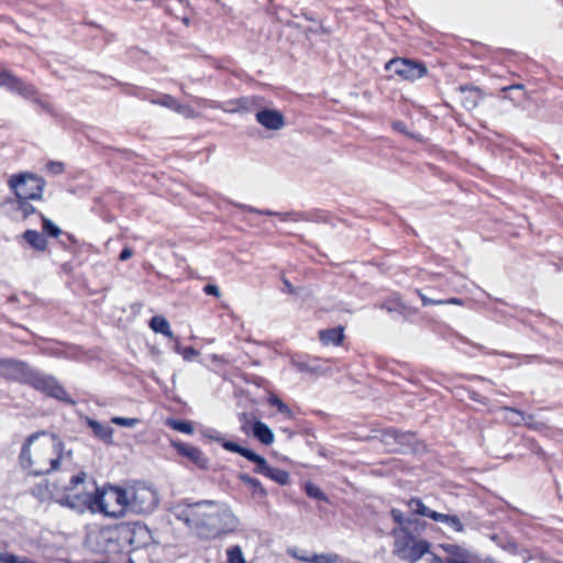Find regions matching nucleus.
Wrapping results in <instances>:
<instances>
[{
  "label": "nucleus",
  "mask_w": 563,
  "mask_h": 563,
  "mask_svg": "<svg viewBox=\"0 0 563 563\" xmlns=\"http://www.w3.org/2000/svg\"><path fill=\"white\" fill-rule=\"evenodd\" d=\"M175 517L201 539L232 533L240 526L239 518L227 505L211 500L177 506Z\"/></svg>",
  "instance_id": "nucleus-1"
},
{
  "label": "nucleus",
  "mask_w": 563,
  "mask_h": 563,
  "mask_svg": "<svg viewBox=\"0 0 563 563\" xmlns=\"http://www.w3.org/2000/svg\"><path fill=\"white\" fill-rule=\"evenodd\" d=\"M71 456L73 450L58 435L37 432L30 435L23 444L20 462L29 474L40 476L59 470Z\"/></svg>",
  "instance_id": "nucleus-2"
},
{
  "label": "nucleus",
  "mask_w": 563,
  "mask_h": 563,
  "mask_svg": "<svg viewBox=\"0 0 563 563\" xmlns=\"http://www.w3.org/2000/svg\"><path fill=\"white\" fill-rule=\"evenodd\" d=\"M409 511L405 514L398 509L391 510L394 520L399 525L394 529V554L410 563L422 556V526L419 516L422 514V503L412 499L408 504Z\"/></svg>",
  "instance_id": "nucleus-3"
},
{
  "label": "nucleus",
  "mask_w": 563,
  "mask_h": 563,
  "mask_svg": "<svg viewBox=\"0 0 563 563\" xmlns=\"http://www.w3.org/2000/svg\"><path fill=\"white\" fill-rule=\"evenodd\" d=\"M0 377L32 387H60L57 379L18 358L0 357Z\"/></svg>",
  "instance_id": "nucleus-4"
},
{
  "label": "nucleus",
  "mask_w": 563,
  "mask_h": 563,
  "mask_svg": "<svg viewBox=\"0 0 563 563\" xmlns=\"http://www.w3.org/2000/svg\"><path fill=\"white\" fill-rule=\"evenodd\" d=\"M97 489L93 482H88L87 474L80 472L71 476L68 484L62 488L58 501L80 512L91 511Z\"/></svg>",
  "instance_id": "nucleus-5"
},
{
  "label": "nucleus",
  "mask_w": 563,
  "mask_h": 563,
  "mask_svg": "<svg viewBox=\"0 0 563 563\" xmlns=\"http://www.w3.org/2000/svg\"><path fill=\"white\" fill-rule=\"evenodd\" d=\"M126 497L125 488L119 486L97 489L91 512H101L111 518L124 517L129 512Z\"/></svg>",
  "instance_id": "nucleus-6"
},
{
  "label": "nucleus",
  "mask_w": 563,
  "mask_h": 563,
  "mask_svg": "<svg viewBox=\"0 0 563 563\" xmlns=\"http://www.w3.org/2000/svg\"><path fill=\"white\" fill-rule=\"evenodd\" d=\"M129 512L145 515L151 514L158 505V494L150 485L136 483L125 488Z\"/></svg>",
  "instance_id": "nucleus-7"
},
{
  "label": "nucleus",
  "mask_w": 563,
  "mask_h": 563,
  "mask_svg": "<svg viewBox=\"0 0 563 563\" xmlns=\"http://www.w3.org/2000/svg\"><path fill=\"white\" fill-rule=\"evenodd\" d=\"M16 199L38 200L42 198L45 180L33 174H16L9 180Z\"/></svg>",
  "instance_id": "nucleus-8"
},
{
  "label": "nucleus",
  "mask_w": 563,
  "mask_h": 563,
  "mask_svg": "<svg viewBox=\"0 0 563 563\" xmlns=\"http://www.w3.org/2000/svg\"><path fill=\"white\" fill-rule=\"evenodd\" d=\"M99 550L108 553H119L125 549L122 525L102 528L97 534Z\"/></svg>",
  "instance_id": "nucleus-9"
},
{
  "label": "nucleus",
  "mask_w": 563,
  "mask_h": 563,
  "mask_svg": "<svg viewBox=\"0 0 563 563\" xmlns=\"http://www.w3.org/2000/svg\"><path fill=\"white\" fill-rule=\"evenodd\" d=\"M122 532L125 548L129 545L133 549H141L152 542L151 530L144 523H123Z\"/></svg>",
  "instance_id": "nucleus-10"
},
{
  "label": "nucleus",
  "mask_w": 563,
  "mask_h": 563,
  "mask_svg": "<svg viewBox=\"0 0 563 563\" xmlns=\"http://www.w3.org/2000/svg\"><path fill=\"white\" fill-rule=\"evenodd\" d=\"M385 69L405 80L422 77V64L408 58H394L386 63Z\"/></svg>",
  "instance_id": "nucleus-11"
},
{
  "label": "nucleus",
  "mask_w": 563,
  "mask_h": 563,
  "mask_svg": "<svg viewBox=\"0 0 563 563\" xmlns=\"http://www.w3.org/2000/svg\"><path fill=\"white\" fill-rule=\"evenodd\" d=\"M255 118L267 130L277 131L285 126L284 114L276 109H263L255 114Z\"/></svg>",
  "instance_id": "nucleus-12"
},
{
  "label": "nucleus",
  "mask_w": 563,
  "mask_h": 563,
  "mask_svg": "<svg viewBox=\"0 0 563 563\" xmlns=\"http://www.w3.org/2000/svg\"><path fill=\"white\" fill-rule=\"evenodd\" d=\"M173 445L176 448L179 454L189 459L198 467L207 468L208 460L198 448L180 442H173Z\"/></svg>",
  "instance_id": "nucleus-13"
},
{
  "label": "nucleus",
  "mask_w": 563,
  "mask_h": 563,
  "mask_svg": "<svg viewBox=\"0 0 563 563\" xmlns=\"http://www.w3.org/2000/svg\"><path fill=\"white\" fill-rule=\"evenodd\" d=\"M239 208L244 210V211L252 212V213L265 214V216H276L282 221L298 222V221H306V220H308V217L305 213L297 212V211L276 212V211H272V210H261V209H257L255 207L247 206V205H240Z\"/></svg>",
  "instance_id": "nucleus-14"
},
{
  "label": "nucleus",
  "mask_w": 563,
  "mask_h": 563,
  "mask_svg": "<svg viewBox=\"0 0 563 563\" xmlns=\"http://www.w3.org/2000/svg\"><path fill=\"white\" fill-rule=\"evenodd\" d=\"M456 92L462 106L468 111L475 109L482 100L481 90L472 86H460Z\"/></svg>",
  "instance_id": "nucleus-15"
},
{
  "label": "nucleus",
  "mask_w": 563,
  "mask_h": 563,
  "mask_svg": "<svg viewBox=\"0 0 563 563\" xmlns=\"http://www.w3.org/2000/svg\"><path fill=\"white\" fill-rule=\"evenodd\" d=\"M11 91H15L24 98H33L34 102L41 107L42 110L52 113L53 108L51 104L43 102L35 98L36 89L33 85H29L23 82L21 79L16 77L15 82L13 84Z\"/></svg>",
  "instance_id": "nucleus-16"
},
{
  "label": "nucleus",
  "mask_w": 563,
  "mask_h": 563,
  "mask_svg": "<svg viewBox=\"0 0 563 563\" xmlns=\"http://www.w3.org/2000/svg\"><path fill=\"white\" fill-rule=\"evenodd\" d=\"M374 438L379 439L387 451L396 452L400 449L399 444L405 442L408 435L405 433H398L394 430H385L382 431L379 435H375Z\"/></svg>",
  "instance_id": "nucleus-17"
},
{
  "label": "nucleus",
  "mask_w": 563,
  "mask_h": 563,
  "mask_svg": "<svg viewBox=\"0 0 563 563\" xmlns=\"http://www.w3.org/2000/svg\"><path fill=\"white\" fill-rule=\"evenodd\" d=\"M343 331L342 327L321 330L319 332V339L324 345H339L344 339Z\"/></svg>",
  "instance_id": "nucleus-18"
},
{
  "label": "nucleus",
  "mask_w": 563,
  "mask_h": 563,
  "mask_svg": "<svg viewBox=\"0 0 563 563\" xmlns=\"http://www.w3.org/2000/svg\"><path fill=\"white\" fill-rule=\"evenodd\" d=\"M23 239L36 251L44 252L47 249L46 236L36 230H26L23 233Z\"/></svg>",
  "instance_id": "nucleus-19"
},
{
  "label": "nucleus",
  "mask_w": 563,
  "mask_h": 563,
  "mask_svg": "<svg viewBox=\"0 0 563 563\" xmlns=\"http://www.w3.org/2000/svg\"><path fill=\"white\" fill-rule=\"evenodd\" d=\"M253 434L258 441H261L265 445H271L275 440L273 430L262 421L254 422Z\"/></svg>",
  "instance_id": "nucleus-20"
},
{
  "label": "nucleus",
  "mask_w": 563,
  "mask_h": 563,
  "mask_svg": "<svg viewBox=\"0 0 563 563\" xmlns=\"http://www.w3.org/2000/svg\"><path fill=\"white\" fill-rule=\"evenodd\" d=\"M86 422L97 438L108 443L112 441L113 430L111 427L101 424L91 418H86Z\"/></svg>",
  "instance_id": "nucleus-21"
},
{
  "label": "nucleus",
  "mask_w": 563,
  "mask_h": 563,
  "mask_svg": "<svg viewBox=\"0 0 563 563\" xmlns=\"http://www.w3.org/2000/svg\"><path fill=\"white\" fill-rule=\"evenodd\" d=\"M424 517H430L435 521L443 522V523L452 527L456 531L461 530V528H462L461 522L456 517H452L449 515L433 511V510L427 508L426 506H424Z\"/></svg>",
  "instance_id": "nucleus-22"
},
{
  "label": "nucleus",
  "mask_w": 563,
  "mask_h": 563,
  "mask_svg": "<svg viewBox=\"0 0 563 563\" xmlns=\"http://www.w3.org/2000/svg\"><path fill=\"white\" fill-rule=\"evenodd\" d=\"M151 329L156 333H162L163 335L174 339V333L170 330L169 322L166 318L162 316H155L150 321Z\"/></svg>",
  "instance_id": "nucleus-23"
},
{
  "label": "nucleus",
  "mask_w": 563,
  "mask_h": 563,
  "mask_svg": "<svg viewBox=\"0 0 563 563\" xmlns=\"http://www.w3.org/2000/svg\"><path fill=\"white\" fill-rule=\"evenodd\" d=\"M239 478L244 484H246L250 488H252L254 496L260 497V498L266 497L267 492L257 479L252 478L247 474H240Z\"/></svg>",
  "instance_id": "nucleus-24"
},
{
  "label": "nucleus",
  "mask_w": 563,
  "mask_h": 563,
  "mask_svg": "<svg viewBox=\"0 0 563 563\" xmlns=\"http://www.w3.org/2000/svg\"><path fill=\"white\" fill-rule=\"evenodd\" d=\"M446 339L451 342L452 345H454L456 349H462V345H468L473 349L483 350L484 347L472 343L465 336L459 334L457 332L453 330H449Z\"/></svg>",
  "instance_id": "nucleus-25"
},
{
  "label": "nucleus",
  "mask_w": 563,
  "mask_h": 563,
  "mask_svg": "<svg viewBox=\"0 0 563 563\" xmlns=\"http://www.w3.org/2000/svg\"><path fill=\"white\" fill-rule=\"evenodd\" d=\"M41 219L43 234L45 236L58 239L63 234V231L51 219L44 217L43 214H41Z\"/></svg>",
  "instance_id": "nucleus-26"
},
{
  "label": "nucleus",
  "mask_w": 563,
  "mask_h": 563,
  "mask_svg": "<svg viewBox=\"0 0 563 563\" xmlns=\"http://www.w3.org/2000/svg\"><path fill=\"white\" fill-rule=\"evenodd\" d=\"M247 460H250L251 462L256 464V468H255L256 473H260L263 475L267 474L269 465L267 464L266 460L263 456H261L257 453H255L254 451H252V453H249Z\"/></svg>",
  "instance_id": "nucleus-27"
},
{
  "label": "nucleus",
  "mask_w": 563,
  "mask_h": 563,
  "mask_svg": "<svg viewBox=\"0 0 563 563\" xmlns=\"http://www.w3.org/2000/svg\"><path fill=\"white\" fill-rule=\"evenodd\" d=\"M167 426L173 428L174 430L178 432H183L186 434H191L194 432V427L191 422L188 421H181V420H175V419H168L166 421Z\"/></svg>",
  "instance_id": "nucleus-28"
},
{
  "label": "nucleus",
  "mask_w": 563,
  "mask_h": 563,
  "mask_svg": "<svg viewBox=\"0 0 563 563\" xmlns=\"http://www.w3.org/2000/svg\"><path fill=\"white\" fill-rule=\"evenodd\" d=\"M265 476L269 477L271 479L275 481L276 483H278L280 485H286L289 479V475L287 472L279 470V468L271 467V466Z\"/></svg>",
  "instance_id": "nucleus-29"
},
{
  "label": "nucleus",
  "mask_w": 563,
  "mask_h": 563,
  "mask_svg": "<svg viewBox=\"0 0 563 563\" xmlns=\"http://www.w3.org/2000/svg\"><path fill=\"white\" fill-rule=\"evenodd\" d=\"M228 563H246L241 547L234 545L227 550Z\"/></svg>",
  "instance_id": "nucleus-30"
},
{
  "label": "nucleus",
  "mask_w": 563,
  "mask_h": 563,
  "mask_svg": "<svg viewBox=\"0 0 563 563\" xmlns=\"http://www.w3.org/2000/svg\"><path fill=\"white\" fill-rule=\"evenodd\" d=\"M221 444L227 451L239 453L242 456H244L245 459L249 457V453H252V450L243 448V446H241L234 442H231V441L223 440Z\"/></svg>",
  "instance_id": "nucleus-31"
},
{
  "label": "nucleus",
  "mask_w": 563,
  "mask_h": 563,
  "mask_svg": "<svg viewBox=\"0 0 563 563\" xmlns=\"http://www.w3.org/2000/svg\"><path fill=\"white\" fill-rule=\"evenodd\" d=\"M299 560L303 562H316V563H334L335 559L332 555H298Z\"/></svg>",
  "instance_id": "nucleus-32"
},
{
  "label": "nucleus",
  "mask_w": 563,
  "mask_h": 563,
  "mask_svg": "<svg viewBox=\"0 0 563 563\" xmlns=\"http://www.w3.org/2000/svg\"><path fill=\"white\" fill-rule=\"evenodd\" d=\"M268 401L272 406H275L277 408V410L280 413L285 415L286 417L290 418L292 416L291 410L288 408V406H286L283 402V400L280 398H278L277 396L271 395Z\"/></svg>",
  "instance_id": "nucleus-33"
},
{
  "label": "nucleus",
  "mask_w": 563,
  "mask_h": 563,
  "mask_svg": "<svg viewBox=\"0 0 563 563\" xmlns=\"http://www.w3.org/2000/svg\"><path fill=\"white\" fill-rule=\"evenodd\" d=\"M151 102L173 110L176 107L177 99L170 95H162L157 99L152 100Z\"/></svg>",
  "instance_id": "nucleus-34"
},
{
  "label": "nucleus",
  "mask_w": 563,
  "mask_h": 563,
  "mask_svg": "<svg viewBox=\"0 0 563 563\" xmlns=\"http://www.w3.org/2000/svg\"><path fill=\"white\" fill-rule=\"evenodd\" d=\"M16 77L9 73L7 69L0 67V86L11 90Z\"/></svg>",
  "instance_id": "nucleus-35"
},
{
  "label": "nucleus",
  "mask_w": 563,
  "mask_h": 563,
  "mask_svg": "<svg viewBox=\"0 0 563 563\" xmlns=\"http://www.w3.org/2000/svg\"><path fill=\"white\" fill-rule=\"evenodd\" d=\"M48 391V396H52L60 401L66 404L74 405L75 401L70 398V396L66 393L65 389H46Z\"/></svg>",
  "instance_id": "nucleus-36"
},
{
  "label": "nucleus",
  "mask_w": 563,
  "mask_h": 563,
  "mask_svg": "<svg viewBox=\"0 0 563 563\" xmlns=\"http://www.w3.org/2000/svg\"><path fill=\"white\" fill-rule=\"evenodd\" d=\"M306 493L309 497L311 498H316V499H320V500H327V497L325 495L322 493V490L316 486L314 484L312 483H307L306 484Z\"/></svg>",
  "instance_id": "nucleus-37"
},
{
  "label": "nucleus",
  "mask_w": 563,
  "mask_h": 563,
  "mask_svg": "<svg viewBox=\"0 0 563 563\" xmlns=\"http://www.w3.org/2000/svg\"><path fill=\"white\" fill-rule=\"evenodd\" d=\"M174 340H175V351L177 353L183 354L185 360H190L192 356H197L198 355V351L195 347L186 346V347H184L181 350L178 340L177 339H174Z\"/></svg>",
  "instance_id": "nucleus-38"
},
{
  "label": "nucleus",
  "mask_w": 563,
  "mask_h": 563,
  "mask_svg": "<svg viewBox=\"0 0 563 563\" xmlns=\"http://www.w3.org/2000/svg\"><path fill=\"white\" fill-rule=\"evenodd\" d=\"M0 563H36V562L29 560L26 558L7 553L3 555H0Z\"/></svg>",
  "instance_id": "nucleus-39"
},
{
  "label": "nucleus",
  "mask_w": 563,
  "mask_h": 563,
  "mask_svg": "<svg viewBox=\"0 0 563 563\" xmlns=\"http://www.w3.org/2000/svg\"><path fill=\"white\" fill-rule=\"evenodd\" d=\"M111 421L118 426L125 427V428H133L135 427L140 420L137 418H123V417H113Z\"/></svg>",
  "instance_id": "nucleus-40"
},
{
  "label": "nucleus",
  "mask_w": 563,
  "mask_h": 563,
  "mask_svg": "<svg viewBox=\"0 0 563 563\" xmlns=\"http://www.w3.org/2000/svg\"><path fill=\"white\" fill-rule=\"evenodd\" d=\"M428 303H432V305H459V306H463V300L460 299V298H455V297H452V298H449V299H445V300H433V299H430L428 298L427 296H424V306L428 305Z\"/></svg>",
  "instance_id": "nucleus-41"
},
{
  "label": "nucleus",
  "mask_w": 563,
  "mask_h": 563,
  "mask_svg": "<svg viewBox=\"0 0 563 563\" xmlns=\"http://www.w3.org/2000/svg\"><path fill=\"white\" fill-rule=\"evenodd\" d=\"M30 199H18V202H19V207L18 209L22 212V214L26 218L31 214H33L36 209L34 206H32L30 202H29Z\"/></svg>",
  "instance_id": "nucleus-42"
},
{
  "label": "nucleus",
  "mask_w": 563,
  "mask_h": 563,
  "mask_svg": "<svg viewBox=\"0 0 563 563\" xmlns=\"http://www.w3.org/2000/svg\"><path fill=\"white\" fill-rule=\"evenodd\" d=\"M506 419L512 424H520L525 420L519 411L512 409L507 410Z\"/></svg>",
  "instance_id": "nucleus-43"
},
{
  "label": "nucleus",
  "mask_w": 563,
  "mask_h": 563,
  "mask_svg": "<svg viewBox=\"0 0 563 563\" xmlns=\"http://www.w3.org/2000/svg\"><path fill=\"white\" fill-rule=\"evenodd\" d=\"M58 241L65 249H68L70 244L77 243V240L74 238V235L67 232H63V234L58 238Z\"/></svg>",
  "instance_id": "nucleus-44"
},
{
  "label": "nucleus",
  "mask_w": 563,
  "mask_h": 563,
  "mask_svg": "<svg viewBox=\"0 0 563 563\" xmlns=\"http://www.w3.org/2000/svg\"><path fill=\"white\" fill-rule=\"evenodd\" d=\"M173 111L184 114L186 117H191L194 112V110L189 106L181 104L178 101L176 102V107L173 109Z\"/></svg>",
  "instance_id": "nucleus-45"
},
{
  "label": "nucleus",
  "mask_w": 563,
  "mask_h": 563,
  "mask_svg": "<svg viewBox=\"0 0 563 563\" xmlns=\"http://www.w3.org/2000/svg\"><path fill=\"white\" fill-rule=\"evenodd\" d=\"M294 364L300 372L314 371V367L310 364L309 361H296V362H294Z\"/></svg>",
  "instance_id": "nucleus-46"
},
{
  "label": "nucleus",
  "mask_w": 563,
  "mask_h": 563,
  "mask_svg": "<svg viewBox=\"0 0 563 563\" xmlns=\"http://www.w3.org/2000/svg\"><path fill=\"white\" fill-rule=\"evenodd\" d=\"M203 291L207 295H211V296H214V297H220V295H221L220 288L217 285H213V284L206 285L203 287Z\"/></svg>",
  "instance_id": "nucleus-47"
},
{
  "label": "nucleus",
  "mask_w": 563,
  "mask_h": 563,
  "mask_svg": "<svg viewBox=\"0 0 563 563\" xmlns=\"http://www.w3.org/2000/svg\"><path fill=\"white\" fill-rule=\"evenodd\" d=\"M48 168L55 174H60L64 170V165L59 162H51Z\"/></svg>",
  "instance_id": "nucleus-48"
},
{
  "label": "nucleus",
  "mask_w": 563,
  "mask_h": 563,
  "mask_svg": "<svg viewBox=\"0 0 563 563\" xmlns=\"http://www.w3.org/2000/svg\"><path fill=\"white\" fill-rule=\"evenodd\" d=\"M132 255H133V251H132V249H130V247H124V249L121 251L120 255H119V260H120V261H122V262H124V261L129 260Z\"/></svg>",
  "instance_id": "nucleus-49"
},
{
  "label": "nucleus",
  "mask_w": 563,
  "mask_h": 563,
  "mask_svg": "<svg viewBox=\"0 0 563 563\" xmlns=\"http://www.w3.org/2000/svg\"><path fill=\"white\" fill-rule=\"evenodd\" d=\"M283 284H284L283 291L288 292V294H295L296 292L295 287L292 286V284L288 279L284 278L283 279Z\"/></svg>",
  "instance_id": "nucleus-50"
},
{
  "label": "nucleus",
  "mask_w": 563,
  "mask_h": 563,
  "mask_svg": "<svg viewBox=\"0 0 563 563\" xmlns=\"http://www.w3.org/2000/svg\"><path fill=\"white\" fill-rule=\"evenodd\" d=\"M245 382H246L247 384H254V385H256L257 387H261L262 385H264V384H265V379H264V378H262V377H257V376H254L252 379H247V378H246V379H245Z\"/></svg>",
  "instance_id": "nucleus-51"
},
{
  "label": "nucleus",
  "mask_w": 563,
  "mask_h": 563,
  "mask_svg": "<svg viewBox=\"0 0 563 563\" xmlns=\"http://www.w3.org/2000/svg\"><path fill=\"white\" fill-rule=\"evenodd\" d=\"M393 125H394V129H395V130H397V131H399V132H402V133H406V125H405V123H404V122H401V121H396V122H394V124H393Z\"/></svg>",
  "instance_id": "nucleus-52"
},
{
  "label": "nucleus",
  "mask_w": 563,
  "mask_h": 563,
  "mask_svg": "<svg viewBox=\"0 0 563 563\" xmlns=\"http://www.w3.org/2000/svg\"><path fill=\"white\" fill-rule=\"evenodd\" d=\"M512 89H520V90H522L523 89V85L515 84V85L506 86V87L501 88V91L506 92V91H509V90H512Z\"/></svg>",
  "instance_id": "nucleus-53"
},
{
  "label": "nucleus",
  "mask_w": 563,
  "mask_h": 563,
  "mask_svg": "<svg viewBox=\"0 0 563 563\" xmlns=\"http://www.w3.org/2000/svg\"><path fill=\"white\" fill-rule=\"evenodd\" d=\"M210 439H213L220 443H222L223 439L218 437V435H214V434H207Z\"/></svg>",
  "instance_id": "nucleus-54"
},
{
  "label": "nucleus",
  "mask_w": 563,
  "mask_h": 563,
  "mask_svg": "<svg viewBox=\"0 0 563 563\" xmlns=\"http://www.w3.org/2000/svg\"><path fill=\"white\" fill-rule=\"evenodd\" d=\"M465 390L468 393L471 398L476 399V397H475L476 393L474 390H472V389H465Z\"/></svg>",
  "instance_id": "nucleus-55"
},
{
  "label": "nucleus",
  "mask_w": 563,
  "mask_h": 563,
  "mask_svg": "<svg viewBox=\"0 0 563 563\" xmlns=\"http://www.w3.org/2000/svg\"><path fill=\"white\" fill-rule=\"evenodd\" d=\"M423 551H424V553H427V552H428V544H427L426 542H424Z\"/></svg>",
  "instance_id": "nucleus-56"
},
{
  "label": "nucleus",
  "mask_w": 563,
  "mask_h": 563,
  "mask_svg": "<svg viewBox=\"0 0 563 563\" xmlns=\"http://www.w3.org/2000/svg\"><path fill=\"white\" fill-rule=\"evenodd\" d=\"M433 561L434 563H442L441 560L437 559L435 556L433 558Z\"/></svg>",
  "instance_id": "nucleus-57"
},
{
  "label": "nucleus",
  "mask_w": 563,
  "mask_h": 563,
  "mask_svg": "<svg viewBox=\"0 0 563 563\" xmlns=\"http://www.w3.org/2000/svg\"><path fill=\"white\" fill-rule=\"evenodd\" d=\"M387 309H388L389 311H393L395 308H393L391 306H388V307H387Z\"/></svg>",
  "instance_id": "nucleus-58"
},
{
  "label": "nucleus",
  "mask_w": 563,
  "mask_h": 563,
  "mask_svg": "<svg viewBox=\"0 0 563 563\" xmlns=\"http://www.w3.org/2000/svg\"><path fill=\"white\" fill-rule=\"evenodd\" d=\"M417 292H418L419 297L422 298V294L420 292V290H417Z\"/></svg>",
  "instance_id": "nucleus-59"
},
{
  "label": "nucleus",
  "mask_w": 563,
  "mask_h": 563,
  "mask_svg": "<svg viewBox=\"0 0 563 563\" xmlns=\"http://www.w3.org/2000/svg\"><path fill=\"white\" fill-rule=\"evenodd\" d=\"M128 563H135V562L132 559H130Z\"/></svg>",
  "instance_id": "nucleus-60"
}]
</instances>
